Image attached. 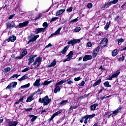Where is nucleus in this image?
I'll use <instances>...</instances> for the list:
<instances>
[{"label": "nucleus", "mask_w": 126, "mask_h": 126, "mask_svg": "<svg viewBox=\"0 0 126 126\" xmlns=\"http://www.w3.org/2000/svg\"><path fill=\"white\" fill-rule=\"evenodd\" d=\"M100 83H101V79H99L97 81H96V82H95L94 84L93 87H95V86H97V85H99V84H100Z\"/></svg>", "instance_id": "2f4dec72"}, {"label": "nucleus", "mask_w": 126, "mask_h": 126, "mask_svg": "<svg viewBox=\"0 0 126 126\" xmlns=\"http://www.w3.org/2000/svg\"><path fill=\"white\" fill-rule=\"evenodd\" d=\"M62 28L61 27L58 29L54 33L51 34L50 37H52V36H54V35H60V34H61V31L62 30Z\"/></svg>", "instance_id": "a211bd4d"}, {"label": "nucleus", "mask_w": 126, "mask_h": 126, "mask_svg": "<svg viewBox=\"0 0 126 126\" xmlns=\"http://www.w3.org/2000/svg\"><path fill=\"white\" fill-rule=\"evenodd\" d=\"M25 110L27 112H29V111H32V110H33V108L31 107V108H25Z\"/></svg>", "instance_id": "3c124183"}, {"label": "nucleus", "mask_w": 126, "mask_h": 126, "mask_svg": "<svg viewBox=\"0 0 126 126\" xmlns=\"http://www.w3.org/2000/svg\"><path fill=\"white\" fill-rule=\"evenodd\" d=\"M16 40V36H12L9 37L7 41L8 42H14Z\"/></svg>", "instance_id": "412c9836"}, {"label": "nucleus", "mask_w": 126, "mask_h": 126, "mask_svg": "<svg viewBox=\"0 0 126 126\" xmlns=\"http://www.w3.org/2000/svg\"><path fill=\"white\" fill-rule=\"evenodd\" d=\"M84 84H85V82H84V81H83L81 83L80 85H81V86H84Z\"/></svg>", "instance_id": "69168bd1"}, {"label": "nucleus", "mask_w": 126, "mask_h": 126, "mask_svg": "<svg viewBox=\"0 0 126 126\" xmlns=\"http://www.w3.org/2000/svg\"><path fill=\"white\" fill-rule=\"evenodd\" d=\"M41 17H42V15L39 14L38 16H37L36 18H35V20H37V19H39V18H41Z\"/></svg>", "instance_id": "e2e57ef3"}, {"label": "nucleus", "mask_w": 126, "mask_h": 126, "mask_svg": "<svg viewBox=\"0 0 126 126\" xmlns=\"http://www.w3.org/2000/svg\"><path fill=\"white\" fill-rule=\"evenodd\" d=\"M71 58L72 57H70V56H69L68 55V57L65 60L63 61V63H65V62H67L68 61H70V59H71Z\"/></svg>", "instance_id": "37998d69"}, {"label": "nucleus", "mask_w": 126, "mask_h": 126, "mask_svg": "<svg viewBox=\"0 0 126 126\" xmlns=\"http://www.w3.org/2000/svg\"><path fill=\"white\" fill-rule=\"evenodd\" d=\"M121 73L119 70L117 71L115 73H114L111 76H109L108 78L107 79V80H112L113 78H117L119 75Z\"/></svg>", "instance_id": "20e7f679"}, {"label": "nucleus", "mask_w": 126, "mask_h": 126, "mask_svg": "<svg viewBox=\"0 0 126 126\" xmlns=\"http://www.w3.org/2000/svg\"><path fill=\"white\" fill-rule=\"evenodd\" d=\"M98 106V103H94L91 106V109L92 111H94L96 109V107Z\"/></svg>", "instance_id": "bb28decb"}, {"label": "nucleus", "mask_w": 126, "mask_h": 126, "mask_svg": "<svg viewBox=\"0 0 126 126\" xmlns=\"http://www.w3.org/2000/svg\"><path fill=\"white\" fill-rule=\"evenodd\" d=\"M61 113H62V110H59L56 112H55L53 115V117H57V116H59V115H60V114H61Z\"/></svg>", "instance_id": "e433bc0d"}, {"label": "nucleus", "mask_w": 126, "mask_h": 126, "mask_svg": "<svg viewBox=\"0 0 126 126\" xmlns=\"http://www.w3.org/2000/svg\"><path fill=\"white\" fill-rule=\"evenodd\" d=\"M103 84L105 87H110V88L112 87V86L110 85V83H109V81L105 82Z\"/></svg>", "instance_id": "473e14b6"}, {"label": "nucleus", "mask_w": 126, "mask_h": 126, "mask_svg": "<svg viewBox=\"0 0 126 126\" xmlns=\"http://www.w3.org/2000/svg\"><path fill=\"white\" fill-rule=\"evenodd\" d=\"M28 23H29V21H26L23 23H21L18 25V27H19V28H23V27L27 26V25H28Z\"/></svg>", "instance_id": "9b49d317"}, {"label": "nucleus", "mask_w": 126, "mask_h": 126, "mask_svg": "<svg viewBox=\"0 0 126 126\" xmlns=\"http://www.w3.org/2000/svg\"><path fill=\"white\" fill-rule=\"evenodd\" d=\"M118 55V50L117 49H115L112 53V57H116Z\"/></svg>", "instance_id": "7c9ffc66"}, {"label": "nucleus", "mask_w": 126, "mask_h": 126, "mask_svg": "<svg viewBox=\"0 0 126 126\" xmlns=\"http://www.w3.org/2000/svg\"><path fill=\"white\" fill-rule=\"evenodd\" d=\"M16 85H17V82H12L8 85L6 88V89H13V88H15L16 87Z\"/></svg>", "instance_id": "39448f33"}, {"label": "nucleus", "mask_w": 126, "mask_h": 126, "mask_svg": "<svg viewBox=\"0 0 126 126\" xmlns=\"http://www.w3.org/2000/svg\"><path fill=\"white\" fill-rule=\"evenodd\" d=\"M6 26H7V28H8V29L13 28L15 27V23L13 21L8 22L6 23Z\"/></svg>", "instance_id": "1a4fd4ad"}, {"label": "nucleus", "mask_w": 126, "mask_h": 126, "mask_svg": "<svg viewBox=\"0 0 126 126\" xmlns=\"http://www.w3.org/2000/svg\"><path fill=\"white\" fill-rule=\"evenodd\" d=\"M41 114L43 115L44 113H47V109H43L41 112Z\"/></svg>", "instance_id": "680f3d73"}, {"label": "nucleus", "mask_w": 126, "mask_h": 126, "mask_svg": "<svg viewBox=\"0 0 126 126\" xmlns=\"http://www.w3.org/2000/svg\"><path fill=\"white\" fill-rule=\"evenodd\" d=\"M117 42L118 45H122V43H124V42H125V39L123 38L118 39H117Z\"/></svg>", "instance_id": "cd10ccee"}, {"label": "nucleus", "mask_w": 126, "mask_h": 126, "mask_svg": "<svg viewBox=\"0 0 126 126\" xmlns=\"http://www.w3.org/2000/svg\"><path fill=\"white\" fill-rule=\"evenodd\" d=\"M42 26L44 28H45V30L46 29L48 28V27L49 26V25H48V23L47 22H44L43 25H42Z\"/></svg>", "instance_id": "58836bf2"}, {"label": "nucleus", "mask_w": 126, "mask_h": 126, "mask_svg": "<svg viewBox=\"0 0 126 126\" xmlns=\"http://www.w3.org/2000/svg\"><path fill=\"white\" fill-rule=\"evenodd\" d=\"M50 47H52V44L49 43L48 45H46L45 48H50Z\"/></svg>", "instance_id": "0e129e2a"}, {"label": "nucleus", "mask_w": 126, "mask_h": 126, "mask_svg": "<svg viewBox=\"0 0 126 126\" xmlns=\"http://www.w3.org/2000/svg\"><path fill=\"white\" fill-rule=\"evenodd\" d=\"M67 102H68V100H62L60 103L59 104V105H60V106H63L64 105H65V104H66V103H67Z\"/></svg>", "instance_id": "c85d7f7f"}, {"label": "nucleus", "mask_w": 126, "mask_h": 126, "mask_svg": "<svg viewBox=\"0 0 126 126\" xmlns=\"http://www.w3.org/2000/svg\"><path fill=\"white\" fill-rule=\"evenodd\" d=\"M11 68L9 67H7L4 68V71L6 72H9V71H10V70Z\"/></svg>", "instance_id": "ea45409f"}, {"label": "nucleus", "mask_w": 126, "mask_h": 126, "mask_svg": "<svg viewBox=\"0 0 126 126\" xmlns=\"http://www.w3.org/2000/svg\"><path fill=\"white\" fill-rule=\"evenodd\" d=\"M65 82H66V81L61 80L60 82L56 83L55 86H60V85H61V84H63V83H65Z\"/></svg>", "instance_id": "a878e982"}, {"label": "nucleus", "mask_w": 126, "mask_h": 126, "mask_svg": "<svg viewBox=\"0 0 126 126\" xmlns=\"http://www.w3.org/2000/svg\"><path fill=\"white\" fill-rule=\"evenodd\" d=\"M83 118L85 119V121H88V119H89V117H88V115H86V116H84Z\"/></svg>", "instance_id": "864d4df0"}, {"label": "nucleus", "mask_w": 126, "mask_h": 126, "mask_svg": "<svg viewBox=\"0 0 126 126\" xmlns=\"http://www.w3.org/2000/svg\"><path fill=\"white\" fill-rule=\"evenodd\" d=\"M57 64V62H56V60H54V61L51 63V64L49 65V67H52V66H55L56 64Z\"/></svg>", "instance_id": "f704fd0d"}, {"label": "nucleus", "mask_w": 126, "mask_h": 126, "mask_svg": "<svg viewBox=\"0 0 126 126\" xmlns=\"http://www.w3.org/2000/svg\"><path fill=\"white\" fill-rule=\"evenodd\" d=\"M69 48V46L66 45L63 50H62L60 52H59V56H61L62 54V55H64L66 52H67V50H68V48Z\"/></svg>", "instance_id": "9d476101"}, {"label": "nucleus", "mask_w": 126, "mask_h": 126, "mask_svg": "<svg viewBox=\"0 0 126 126\" xmlns=\"http://www.w3.org/2000/svg\"><path fill=\"white\" fill-rule=\"evenodd\" d=\"M107 5H108V7H109L110 6H111V5H112V3H113V2L112 1H111L109 2L106 3Z\"/></svg>", "instance_id": "bf43d9fd"}, {"label": "nucleus", "mask_w": 126, "mask_h": 126, "mask_svg": "<svg viewBox=\"0 0 126 126\" xmlns=\"http://www.w3.org/2000/svg\"><path fill=\"white\" fill-rule=\"evenodd\" d=\"M112 1V4H116L118 1H119V0H113Z\"/></svg>", "instance_id": "4d7b16f0"}, {"label": "nucleus", "mask_w": 126, "mask_h": 126, "mask_svg": "<svg viewBox=\"0 0 126 126\" xmlns=\"http://www.w3.org/2000/svg\"><path fill=\"white\" fill-rule=\"evenodd\" d=\"M39 36L40 35H39V34L35 35L33 33H31L29 36V41L28 42V44H29V43H31V42H35V41H36Z\"/></svg>", "instance_id": "f03ea898"}, {"label": "nucleus", "mask_w": 126, "mask_h": 126, "mask_svg": "<svg viewBox=\"0 0 126 126\" xmlns=\"http://www.w3.org/2000/svg\"><path fill=\"white\" fill-rule=\"evenodd\" d=\"M28 77V75L27 74H25L23 77L19 79V81H22V80H25V79H27Z\"/></svg>", "instance_id": "393cba45"}, {"label": "nucleus", "mask_w": 126, "mask_h": 126, "mask_svg": "<svg viewBox=\"0 0 126 126\" xmlns=\"http://www.w3.org/2000/svg\"><path fill=\"white\" fill-rule=\"evenodd\" d=\"M92 6H93V4L91 3H88L87 5L88 8H92Z\"/></svg>", "instance_id": "8fccbe9b"}, {"label": "nucleus", "mask_w": 126, "mask_h": 126, "mask_svg": "<svg viewBox=\"0 0 126 126\" xmlns=\"http://www.w3.org/2000/svg\"><path fill=\"white\" fill-rule=\"evenodd\" d=\"M41 63H42V58L38 57L35 59L34 62L33 63V64L34 65V67L36 68L40 66Z\"/></svg>", "instance_id": "7ed1b4c3"}, {"label": "nucleus", "mask_w": 126, "mask_h": 126, "mask_svg": "<svg viewBox=\"0 0 126 126\" xmlns=\"http://www.w3.org/2000/svg\"><path fill=\"white\" fill-rule=\"evenodd\" d=\"M61 91V88L60 86H55V88L54 90V93H55V94H57L58 92H60Z\"/></svg>", "instance_id": "5701e85b"}, {"label": "nucleus", "mask_w": 126, "mask_h": 126, "mask_svg": "<svg viewBox=\"0 0 126 126\" xmlns=\"http://www.w3.org/2000/svg\"><path fill=\"white\" fill-rule=\"evenodd\" d=\"M87 46L89 48H91V47H92V43L91 42H88L87 44Z\"/></svg>", "instance_id": "49530a36"}, {"label": "nucleus", "mask_w": 126, "mask_h": 126, "mask_svg": "<svg viewBox=\"0 0 126 126\" xmlns=\"http://www.w3.org/2000/svg\"><path fill=\"white\" fill-rule=\"evenodd\" d=\"M23 97H22L21 98H20L18 101H16L15 102L16 105H17V104H18V103H20V102H23Z\"/></svg>", "instance_id": "de8ad7c7"}, {"label": "nucleus", "mask_w": 126, "mask_h": 126, "mask_svg": "<svg viewBox=\"0 0 126 126\" xmlns=\"http://www.w3.org/2000/svg\"><path fill=\"white\" fill-rule=\"evenodd\" d=\"M109 8V6L107 4V3H105V4H104L102 6L101 8L103 10H104V9H106V8Z\"/></svg>", "instance_id": "72a5a7b5"}, {"label": "nucleus", "mask_w": 126, "mask_h": 126, "mask_svg": "<svg viewBox=\"0 0 126 126\" xmlns=\"http://www.w3.org/2000/svg\"><path fill=\"white\" fill-rule=\"evenodd\" d=\"M52 82H53V81L51 80V81H44V82L43 83V85H49V84H50V83H52Z\"/></svg>", "instance_id": "c9c22d12"}, {"label": "nucleus", "mask_w": 126, "mask_h": 126, "mask_svg": "<svg viewBox=\"0 0 126 126\" xmlns=\"http://www.w3.org/2000/svg\"><path fill=\"white\" fill-rule=\"evenodd\" d=\"M90 60H92V56L91 55H86L83 58V62H87V61H89Z\"/></svg>", "instance_id": "ddd939ff"}, {"label": "nucleus", "mask_w": 126, "mask_h": 126, "mask_svg": "<svg viewBox=\"0 0 126 126\" xmlns=\"http://www.w3.org/2000/svg\"><path fill=\"white\" fill-rule=\"evenodd\" d=\"M84 121V117H82L81 118V120L80 121V123L82 124V123H83Z\"/></svg>", "instance_id": "774afa93"}, {"label": "nucleus", "mask_w": 126, "mask_h": 126, "mask_svg": "<svg viewBox=\"0 0 126 126\" xmlns=\"http://www.w3.org/2000/svg\"><path fill=\"white\" fill-rule=\"evenodd\" d=\"M18 124V122L17 121H8V126H16Z\"/></svg>", "instance_id": "4468645a"}, {"label": "nucleus", "mask_w": 126, "mask_h": 126, "mask_svg": "<svg viewBox=\"0 0 126 126\" xmlns=\"http://www.w3.org/2000/svg\"><path fill=\"white\" fill-rule=\"evenodd\" d=\"M95 114H93L90 115H88V117H89V119H93V118H94V117H95Z\"/></svg>", "instance_id": "a18cd8bd"}, {"label": "nucleus", "mask_w": 126, "mask_h": 126, "mask_svg": "<svg viewBox=\"0 0 126 126\" xmlns=\"http://www.w3.org/2000/svg\"><path fill=\"white\" fill-rule=\"evenodd\" d=\"M58 17H54L53 18L51 21H50V22H53V21H55V20H57V19H58Z\"/></svg>", "instance_id": "5fc2aeb1"}, {"label": "nucleus", "mask_w": 126, "mask_h": 126, "mask_svg": "<svg viewBox=\"0 0 126 126\" xmlns=\"http://www.w3.org/2000/svg\"><path fill=\"white\" fill-rule=\"evenodd\" d=\"M15 15V14H13L10 15L9 18L8 19H12L13 18V17H14V16Z\"/></svg>", "instance_id": "052dcab7"}, {"label": "nucleus", "mask_w": 126, "mask_h": 126, "mask_svg": "<svg viewBox=\"0 0 126 126\" xmlns=\"http://www.w3.org/2000/svg\"><path fill=\"white\" fill-rule=\"evenodd\" d=\"M111 24V22H109L107 23L106 25L104 27V29L105 30H107V29L109 28V26H110V25Z\"/></svg>", "instance_id": "4c0bfd02"}, {"label": "nucleus", "mask_w": 126, "mask_h": 126, "mask_svg": "<svg viewBox=\"0 0 126 126\" xmlns=\"http://www.w3.org/2000/svg\"><path fill=\"white\" fill-rule=\"evenodd\" d=\"M37 57V55H32L30 56V58L28 59V65H30L31 64L34 62L35 58Z\"/></svg>", "instance_id": "423d86ee"}, {"label": "nucleus", "mask_w": 126, "mask_h": 126, "mask_svg": "<svg viewBox=\"0 0 126 126\" xmlns=\"http://www.w3.org/2000/svg\"><path fill=\"white\" fill-rule=\"evenodd\" d=\"M80 30H81V28H80V27H76L74 29L75 32H79V31H80Z\"/></svg>", "instance_id": "79ce46f5"}, {"label": "nucleus", "mask_w": 126, "mask_h": 126, "mask_svg": "<svg viewBox=\"0 0 126 126\" xmlns=\"http://www.w3.org/2000/svg\"><path fill=\"white\" fill-rule=\"evenodd\" d=\"M27 55V51L26 50H24L22 53V54L18 57H16V60H21V59H23V57L26 56Z\"/></svg>", "instance_id": "0eeeda50"}, {"label": "nucleus", "mask_w": 126, "mask_h": 126, "mask_svg": "<svg viewBox=\"0 0 126 126\" xmlns=\"http://www.w3.org/2000/svg\"><path fill=\"white\" fill-rule=\"evenodd\" d=\"M29 118L31 119V122H35L36 120H37V116H35L34 115H29Z\"/></svg>", "instance_id": "f3484780"}, {"label": "nucleus", "mask_w": 126, "mask_h": 126, "mask_svg": "<svg viewBox=\"0 0 126 126\" xmlns=\"http://www.w3.org/2000/svg\"><path fill=\"white\" fill-rule=\"evenodd\" d=\"M72 55H73V52L70 51L68 56H69L71 58H72Z\"/></svg>", "instance_id": "6e6d98bb"}, {"label": "nucleus", "mask_w": 126, "mask_h": 126, "mask_svg": "<svg viewBox=\"0 0 126 126\" xmlns=\"http://www.w3.org/2000/svg\"><path fill=\"white\" fill-rule=\"evenodd\" d=\"M76 108V106H71L70 107L69 110H73V109H75Z\"/></svg>", "instance_id": "13d9d810"}, {"label": "nucleus", "mask_w": 126, "mask_h": 126, "mask_svg": "<svg viewBox=\"0 0 126 126\" xmlns=\"http://www.w3.org/2000/svg\"><path fill=\"white\" fill-rule=\"evenodd\" d=\"M30 87V83H28L24 86H22L21 87V89H24L25 88H29Z\"/></svg>", "instance_id": "c756f323"}, {"label": "nucleus", "mask_w": 126, "mask_h": 126, "mask_svg": "<svg viewBox=\"0 0 126 126\" xmlns=\"http://www.w3.org/2000/svg\"><path fill=\"white\" fill-rule=\"evenodd\" d=\"M35 93H33L31 94V95L27 98L26 102H31V101H33L34 100V95H35Z\"/></svg>", "instance_id": "2eb2a0df"}, {"label": "nucleus", "mask_w": 126, "mask_h": 126, "mask_svg": "<svg viewBox=\"0 0 126 126\" xmlns=\"http://www.w3.org/2000/svg\"><path fill=\"white\" fill-rule=\"evenodd\" d=\"M108 43V39L107 38H103L100 43L101 45H103V47L105 46H107V44Z\"/></svg>", "instance_id": "6ab92c4d"}, {"label": "nucleus", "mask_w": 126, "mask_h": 126, "mask_svg": "<svg viewBox=\"0 0 126 126\" xmlns=\"http://www.w3.org/2000/svg\"><path fill=\"white\" fill-rule=\"evenodd\" d=\"M29 69H30V67H26L25 69H24L23 70H22V72H26V71H28V70H29Z\"/></svg>", "instance_id": "a19ab883"}, {"label": "nucleus", "mask_w": 126, "mask_h": 126, "mask_svg": "<svg viewBox=\"0 0 126 126\" xmlns=\"http://www.w3.org/2000/svg\"><path fill=\"white\" fill-rule=\"evenodd\" d=\"M33 86L36 87H39L40 86V80L37 79L35 82L33 83Z\"/></svg>", "instance_id": "b1692460"}, {"label": "nucleus", "mask_w": 126, "mask_h": 126, "mask_svg": "<svg viewBox=\"0 0 126 126\" xmlns=\"http://www.w3.org/2000/svg\"><path fill=\"white\" fill-rule=\"evenodd\" d=\"M18 78V75L17 74H13L10 78Z\"/></svg>", "instance_id": "c03bdc74"}, {"label": "nucleus", "mask_w": 126, "mask_h": 126, "mask_svg": "<svg viewBox=\"0 0 126 126\" xmlns=\"http://www.w3.org/2000/svg\"><path fill=\"white\" fill-rule=\"evenodd\" d=\"M81 80V78H80V77H78L77 78H75L74 80L75 81H79V80Z\"/></svg>", "instance_id": "603ef678"}, {"label": "nucleus", "mask_w": 126, "mask_h": 126, "mask_svg": "<svg viewBox=\"0 0 126 126\" xmlns=\"http://www.w3.org/2000/svg\"><path fill=\"white\" fill-rule=\"evenodd\" d=\"M67 84H70V85H71V84H72V83H73V82H72V81H67Z\"/></svg>", "instance_id": "338daca9"}, {"label": "nucleus", "mask_w": 126, "mask_h": 126, "mask_svg": "<svg viewBox=\"0 0 126 126\" xmlns=\"http://www.w3.org/2000/svg\"><path fill=\"white\" fill-rule=\"evenodd\" d=\"M65 11V9H61L58 11L56 13V16H59V15H61V14H63V12Z\"/></svg>", "instance_id": "aec40b11"}, {"label": "nucleus", "mask_w": 126, "mask_h": 126, "mask_svg": "<svg viewBox=\"0 0 126 126\" xmlns=\"http://www.w3.org/2000/svg\"><path fill=\"white\" fill-rule=\"evenodd\" d=\"M100 50V47H98L94 49L93 53V58H96L97 57V55H98V52Z\"/></svg>", "instance_id": "f8f14e48"}, {"label": "nucleus", "mask_w": 126, "mask_h": 126, "mask_svg": "<svg viewBox=\"0 0 126 126\" xmlns=\"http://www.w3.org/2000/svg\"><path fill=\"white\" fill-rule=\"evenodd\" d=\"M45 31H46L45 28H37L35 29V33L39 34L41 32H45Z\"/></svg>", "instance_id": "dca6fc26"}, {"label": "nucleus", "mask_w": 126, "mask_h": 126, "mask_svg": "<svg viewBox=\"0 0 126 126\" xmlns=\"http://www.w3.org/2000/svg\"><path fill=\"white\" fill-rule=\"evenodd\" d=\"M121 109H122V107H118L116 110L113 111L112 115H114L115 116H117V115H118V113H119V111H120V110H121Z\"/></svg>", "instance_id": "4be33fe9"}, {"label": "nucleus", "mask_w": 126, "mask_h": 126, "mask_svg": "<svg viewBox=\"0 0 126 126\" xmlns=\"http://www.w3.org/2000/svg\"><path fill=\"white\" fill-rule=\"evenodd\" d=\"M80 40L79 39H73V40H69L68 42H67V44L68 45H71V46H73V45H74V44H76L77 43H80Z\"/></svg>", "instance_id": "6e6552de"}, {"label": "nucleus", "mask_w": 126, "mask_h": 126, "mask_svg": "<svg viewBox=\"0 0 126 126\" xmlns=\"http://www.w3.org/2000/svg\"><path fill=\"white\" fill-rule=\"evenodd\" d=\"M51 99L49 98L48 95L45 96L44 97L42 98H39L38 101L39 103H43V105L46 106L48 105L51 102Z\"/></svg>", "instance_id": "f257e3e1"}, {"label": "nucleus", "mask_w": 126, "mask_h": 126, "mask_svg": "<svg viewBox=\"0 0 126 126\" xmlns=\"http://www.w3.org/2000/svg\"><path fill=\"white\" fill-rule=\"evenodd\" d=\"M72 7H70L66 9V11H67V12H71V11H72Z\"/></svg>", "instance_id": "09e8293b"}]
</instances>
